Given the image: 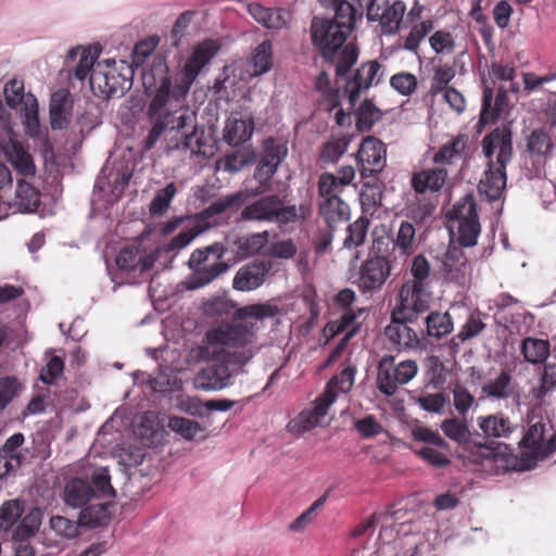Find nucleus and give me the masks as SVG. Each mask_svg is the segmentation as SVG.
Listing matches in <instances>:
<instances>
[{"label": "nucleus", "instance_id": "50", "mask_svg": "<svg viewBox=\"0 0 556 556\" xmlns=\"http://www.w3.org/2000/svg\"><path fill=\"white\" fill-rule=\"evenodd\" d=\"M252 64L254 75L265 74L273 67V45L269 40H264L255 48Z\"/></svg>", "mask_w": 556, "mask_h": 556}, {"label": "nucleus", "instance_id": "25", "mask_svg": "<svg viewBox=\"0 0 556 556\" xmlns=\"http://www.w3.org/2000/svg\"><path fill=\"white\" fill-rule=\"evenodd\" d=\"M331 405L330 401L326 400L320 394L315 399L313 408L302 410L292 421H290L289 428L299 433L313 429L318 426L320 419L327 415Z\"/></svg>", "mask_w": 556, "mask_h": 556}, {"label": "nucleus", "instance_id": "41", "mask_svg": "<svg viewBox=\"0 0 556 556\" xmlns=\"http://www.w3.org/2000/svg\"><path fill=\"white\" fill-rule=\"evenodd\" d=\"M482 393L492 399H507L514 394V386L509 372L502 370L495 378L482 386Z\"/></svg>", "mask_w": 556, "mask_h": 556}, {"label": "nucleus", "instance_id": "18", "mask_svg": "<svg viewBox=\"0 0 556 556\" xmlns=\"http://www.w3.org/2000/svg\"><path fill=\"white\" fill-rule=\"evenodd\" d=\"M271 264L266 261H253L241 266L232 279V288L248 292L260 288L266 280Z\"/></svg>", "mask_w": 556, "mask_h": 556}, {"label": "nucleus", "instance_id": "38", "mask_svg": "<svg viewBox=\"0 0 556 556\" xmlns=\"http://www.w3.org/2000/svg\"><path fill=\"white\" fill-rule=\"evenodd\" d=\"M194 350H148L149 355L160 362V366L170 371L185 370L189 364L188 357Z\"/></svg>", "mask_w": 556, "mask_h": 556}, {"label": "nucleus", "instance_id": "61", "mask_svg": "<svg viewBox=\"0 0 556 556\" xmlns=\"http://www.w3.org/2000/svg\"><path fill=\"white\" fill-rule=\"evenodd\" d=\"M433 29L431 20L422 21L412 27L409 34L405 38L404 49L417 52L420 41Z\"/></svg>", "mask_w": 556, "mask_h": 556}, {"label": "nucleus", "instance_id": "14", "mask_svg": "<svg viewBox=\"0 0 556 556\" xmlns=\"http://www.w3.org/2000/svg\"><path fill=\"white\" fill-rule=\"evenodd\" d=\"M482 152L488 161L507 167L514 154L513 132L509 125H502L485 135L481 141Z\"/></svg>", "mask_w": 556, "mask_h": 556}, {"label": "nucleus", "instance_id": "53", "mask_svg": "<svg viewBox=\"0 0 556 556\" xmlns=\"http://www.w3.org/2000/svg\"><path fill=\"white\" fill-rule=\"evenodd\" d=\"M318 197L321 200H342L340 193L343 190V187L340 186L334 174L325 172L318 178Z\"/></svg>", "mask_w": 556, "mask_h": 556}, {"label": "nucleus", "instance_id": "55", "mask_svg": "<svg viewBox=\"0 0 556 556\" xmlns=\"http://www.w3.org/2000/svg\"><path fill=\"white\" fill-rule=\"evenodd\" d=\"M369 220L366 217H359L348 227V236L344 239V247L348 249L362 245L367 236Z\"/></svg>", "mask_w": 556, "mask_h": 556}, {"label": "nucleus", "instance_id": "42", "mask_svg": "<svg viewBox=\"0 0 556 556\" xmlns=\"http://www.w3.org/2000/svg\"><path fill=\"white\" fill-rule=\"evenodd\" d=\"M110 519L108 504L98 503L84 507L78 517V522L83 527L90 529L101 527Z\"/></svg>", "mask_w": 556, "mask_h": 556}, {"label": "nucleus", "instance_id": "59", "mask_svg": "<svg viewBox=\"0 0 556 556\" xmlns=\"http://www.w3.org/2000/svg\"><path fill=\"white\" fill-rule=\"evenodd\" d=\"M168 427L186 440L194 439L202 431L201 426L197 421L177 416L169 418Z\"/></svg>", "mask_w": 556, "mask_h": 556}, {"label": "nucleus", "instance_id": "46", "mask_svg": "<svg viewBox=\"0 0 556 556\" xmlns=\"http://www.w3.org/2000/svg\"><path fill=\"white\" fill-rule=\"evenodd\" d=\"M249 193L240 190L235 193L227 194L212 202L204 211L206 216L213 217L226 212L229 208H238L247 202Z\"/></svg>", "mask_w": 556, "mask_h": 556}, {"label": "nucleus", "instance_id": "29", "mask_svg": "<svg viewBox=\"0 0 556 556\" xmlns=\"http://www.w3.org/2000/svg\"><path fill=\"white\" fill-rule=\"evenodd\" d=\"M393 251H397L405 260L412 256L418 249L420 240L415 226L408 220H402L393 239Z\"/></svg>", "mask_w": 556, "mask_h": 556}, {"label": "nucleus", "instance_id": "15", "mask_svg": "<svg viewBox=\"0 0 556 556\" xmlns=\"http://www.w3.org/2000/svg\"><path fill=\"white\" fill-rule=\"evenodd\" d=\"M471 265L460 247L450 244L437 275L446 282L464 287L471 276Z\"/></svg>", "mask_w": 556, "mask_h": 556}, {"label": "nucleus", "instance_id": "44", "mask_svg": "<svg viewBox=\"0 0 556 556\" xmlns=\"http://www.w3.org/2000/svg\"><path fill=\"white\" fill-rule=\"evenodd\" d=\"M381 111L366 99L355 111L356 128L359 132L369 131L381 119Z\"/></svg>", "mask_w": 556, "mask_h": 556}, {"label": "nucleus", "instance_id": "57", "mask_svg": "<svg viewBox=\"0 0 556 556\" xmlns=\"http://www.w3.org/2000/svg\"><path fill=\"white\" fill-rule=\"evenodd\" d=\"M544 425L541 422L531 425L520 441V445L528 448L530 451L529 454L534 458L544 441Z\"/></svg>", "mask_w": 556, "mask_h": 556}, {"label": "nucleus", "instance_id": "28", "mask_svg": "<svg viewBox=\"0 0 556 556\" xmlns=\"http://www.w3.org/2000/svg\"><path fill=\"white\" fill-rule=\"evenodd\" d=\"M254 131V121L252 117H241L232 114L227 118L224 128V140L229 146L238 147L250 140Z\"/></svg>", "mask_w": 556, "mask_h": 556}, {"label": "nucleus", "instance_id": "22", "mask_svg": "<svg viewBox=\"0 0 556 556\" xmlns=\"http://www.w3.org/2000/svg\"><path fill=\"white\" fill-rule=\"evenodd\" d=\"M73 98L68 90L54 91L50 100V125L54 130L66 129L72 121Z\"/></svg>", "mask_w": 556, "mask_h": 556}, {"label": "nucleus", "instance_id": "24", "mask_svg": "<svg viewBox=\"0 0 556 556\" xmlns=\"http://www.w3.org/2000/svg\"><path fill=\"white\" fill-rule=\"evenodd\" d=\"M416 291L414 285L406 282L400 291L401 306L395 309H405L406 315H412V320L416 314L428 311L430 303V293L427 291L429 286H418Z\"/></svg>", "mask_w": 556, "mask_h": 556}, {"label": "nucleus", "instance_id": "33", "mask_svg": "<svg viewBox=\"0 0 556 556\" xmlns=\"http://www.w3.org/2000/svg\"><path fill=\"white\" fill-rule=\"evenodd\" d=\"M40 191L24 178L17 179L13 206L21 213H33L40 205Z\"/></svg>", "mask_w": 556, "mask_h": 556}, {"label": "nucleus", "instance_id": "36", "mask_svg": "<svg viewBox=\"0 0 556 556\" xmlns=\"http://www.w3.org/2000/svg\"><path fill=\"white\" fill-rule=\"evenodd\" d=\"M318 213L332 231L338 224L350 218V206L343 200H321L318 204Z\"/></svg>", "mask_w": 556, "mask_h": 556}, {"label": "nucleus", "instance_id": "21", "mask_svg": "<svg viewBox=\"0 0 556 556\" xmlns=\"http://www.w3.org/2000/svg\"><path fill=\"white\" fill-rule=\"evenodd\" d=\"M507 181L506 167H501L494 161H488L486 168L479 181L478 190L488 201H497L505 190Z\"/></svg>", "mask_w": 556, "mask_h": 556}, {"label": "nucleus", "instance_id": "7", "mask_svg": "<svg viewBox=\"0 0 556 556\" xmlns=\"http://www.w3.org/2000/svg\"><path fill=\"white\" fill-rule=\"evenodd\" d=\"M380 241L374 244V253L358 267L353 283L363 294L372 295L380 292L391 276L392 264L390 256L383 253ZM388 252V248L384 250Z\"/></svg>", "mask_w": 556, "mask_h": 556}, {"label": "nucleus", "instance_id": "52", "mask_svg": "<svg viewBox=\"0 0 556 556\" xmlns=\"http://www.w3.org/2000/svg\"><path fill=\"white\" fill-rule=\"evenodd\" d=\"M24 505L20 501H9L0 507V530L8 531L22 517Z\"/></svg>", "mask_w": 556, "mask_h": 556}, {"label": "nucleus", "instance_id": "26", "mask_svg": "<svg viewBox=\"0 0 556 556\" xmlns=\"http://www.w3.org/2000/svg\"><path fill=\"white\" fill-rule=\"evenodd\" d=\"M447 176L448 173L444 166H435L414 173L410 182L416 193L438 192L445 185Z\"/></svg>", "mask_w": 556, "mask_h": 556}, {"label": "nucleus", "instance_id": "3", "mask_svg": "<svg viewBox=\"0 0 556 556\" xmlns=\"http://www.w3.org/2000/svg\"><path fill=\"white\" fill-rule=\"evenodd\" d=\"M280 313V307L269 302L242 306L235 312L231 321L219 323L207 329L205 342L212 346L245 348L256 334L255 321L275 318Z\"/></svg>", "mask_w": 556, "mask_h": 556}, {"label": "nucleus", "instance_id": "32", "mask_svg": "<svg viewBox=\"0 0 556 556\" xmlns=\"http://www.w3.org/2000/svg\"><path fill=\"white\" fill-rule=\"evenodd\" d=\"M116 265L121 270L131 271L139 268L140 273L149 270L153 260L148 257L137 245L123 248L116 256Z\"/></svg>", "mask_w": 556, "mask_h": 556}, {"label": "nucleus", "instance_id": "30", "mask_svg": "<svg viewBox=\"0 0 556 556\" xmlns=\"http://www.w3.org/2000/svg\"><path fill=\"white\" fill-rule=\"evenodd\" d=\"M99 53L100 50L97 48H72L67 52L66 63L70 65L71 62H74L77 58H79L78 63L73 67V76L78 80H84L88 76L90 77L91 72L96 67L93 65L98 59Z\"/></svg>", "mask_w": 556, "mask_h": 556}, {"label": "nucleus", "instance_id": "12", "mask_svg": "<svg viewBox=\"0 0 556 556\" xmlns=\"http://www.w3.org/2000/svg\"><path fill=\"white\" fill-rule=\"evenodd\" d=\"M356 162L363 179L377 176L387 165L386 144L374 136L366 137L356 153Z\"/></svg>", "mask_w": 556, "mask_h": 556}, {"label": "nucleus", "instance_id": "27", "mask_svg": "<svg viewBox=\"0 0 556 556\" xmlns=\"http://www.w3.org/2000/svg\"><path fill=\"white\" fill-rule=\"evenodd\" d=\"M219 46L214 40H205L200 42L193 50L190 58L185 64L186 76L189 83L185 84L189 87L190 83L198 76L200 71L215 56Z\"/></svg>", "mask_w": 556, "mask_h": 556}, {"label": "nucleus", "instance_id": "39", "mask_svg": "<svg viewBox=\"0 0 556 556\" xmlns=\"http://www.w3.org/2000/svg\"><path fill=\"white\" fill-rule=\"evenodd\" d=\"M355 374L356 368L354 366H346L339 375L333 376L327 382L321 395L326 400H329L331 404H333L338 396L337 390L342 393H348L351 391L354 384Z\"/></svg>", "mask_w": 556, "mask_h": 556}, {"label": "nucleus", "instance_id": "20", "mask_svg": "<svg viewBox=\"0 0 556 556\" xmlns=\"http://www.w3.org/2000/svg\"><path fill=\"white\" fill-rule=\"evenodd\" d=\"M380 70L377 61L363 63L354 73L352 78L346 79L344 93L348 94L349 103L353 108L359 98L361 91L368 89Z\"/></svg>", "mask_w": 556, "mask_h": 556}, {"label": "nucleus", "instance_id": "54", "mask_svg": "<svg viewBox=\"0 0 556 556\" xmlns=\"http://www.w3.org/2000/svg\"><path fill=\"white\" fill-rule=\"evenodd\" d=\"M23 386L21 381L13 376H5L0 378V412L21 393Z\"/></svg>", "mask_w": 556, "mask_h": 556}, {"label": "nucleus", "instance_id": "11", "mask_svg": "<svg viewBox=\"0 0 556 556\" xmlns=\"http://www.w3.org/2000/svg\"><path fill=\"white\" fill-rule=\"evenodd\" d=\"M359 8L366 9L368 21H379L383 34H393L400 28L406 11L403 1H394L387 7L388 0H357Z\"/></svg>", "mask_w": 556, "mask_h": 556}, {"label": "nucleus", "instance_id": "6", "mask_svg": "<svg viewBox=\"0 0 556 556\" xmlns=\"http://www.w3.org/2000/svg\"><path fill=\"white\" fill-rule=\"evenodd\" d=\"M131 86L132 68L124 61L99 62L90 75V88L99 98H119Z\"/></svg>", "mask_w": 556, "mask_h": 556}, {"label": "nucleus", "instance_id": "16", "mask_svg": "<svg viewBox=\"0 0 556 556\" xmlns=\"http://www.w3.org/2000/svg\"><path fill=\"white\" fill-rule=\"evenodd\" d=\"M287 154L288 147L286 142L271 137L264 140L262 154L255 168V178L261 184L271 179Z\"/></svg>", "mask_w": 556, "mask_h": 556}, {"label": "nucleus", "instance_id": "43", "mask_svg": "<svg viewBox=\"0 0 556 556\" xmlns=\"http://www.w3.org/2000/svg\"><path fill=\"white\" fill-rule=\"evenodd\" d=\"M352 136L341 135L326 142L320 151V161L325 164H334L348 151Z\"/></svg>", "mask_w": 556, "mask_h": 556}, {"label": "nucleus", "instance_id": "35", "mask_svg": "<svg viewBox=\"0 0 556 556\" xmlns=\"http://www.w3.org/2000/svg\"><path fill=\"white\" fill-rule=\"evenodd\" d=\"M93 496H96L93 486L80 478L70 480L64 488L65 503L75 508L85 506Z\"/></svg>", "mask_w": 556, "mask_h": 556}, {"label": "nucleus", "instance_id": "58", "mask_svg": "<svg viewBox=\"0 0 556 556\" xmlns=\"http://www.w3.org/2000/svg\"><path fill=\"white\" fill-rule=\"evenodd\" d=\"M21 115L23 116L25 127L29 134H33L39 127V117H38V102L34 94L28 93V98H26V103L22 106H18Z\"/></svg>", "mask_w": 556, "mask_h": 556}, {"label": "nucleus", "instance_id": "64", "mask_svg": "<svg viewBox=\"0 0 556 556\" xmlns=\"http://www.w3.org/2000/svg\"><path fill=\"white\" fill-rule=\"evenodd\" d=\"M441 429L446 437L458 443L468 441L470 431L465 421L457 418L446 419L442 422Z\"/></svg>", "mask_w": 556, "mask_h": 556}, {"label": "nucleus", "instance_id": "1", "mask_svg": "<svg viewBox=\"0 0 556 556\" xmlns=\"http://www.w3.org/2000/svg\"><path fill=\"white\" fill-rule=\"evenodd\" d=\"M148 94L153 96L147 108L151 129L143 141V149L151 150L166 130L182 132L179 146L198 155H207L205 130L197 126L193 112L184 108L188 92L186 85H173L165 64H159L142 75Z\"/></svg>", "mask_w": 556, "mask_h": 556}, {"label": "nucleus", "instance_id": "10", "mask_svg": "<svg viewBox=\"0 0 556 556\" xmlns=\"http://www.w3.org/2000/svg\"><path fill=\"white\" fill-rule=\"evenodd\" d=\"M356 300V293L351 288L340 290L333 298L337 306L344 309L340 318L327 323L324 333L327 337H337L342 334L336 348H345L351 338L358 331L359 324L356 323L357 315L351 308V305Z\"/></svg>", "mask_w": 556, "mask_h": 556}, {"label": "nucleus", "instance_id": "48", "mask_svg": "<svg viewBox=\"0 0 556 556\" xmlns=\"http://www.w3.org/2000/svg\"><path fill=\"white\" fill-rule=\"evenodd\" d=\"M10 160L16 172L24 177H33L36 173L33 156L22 147L15 142L10 152Z\"/></svg>", "mask_w": 556, "mask_h": 556}, {"label": "nucleus", "instance_id": "56", "mask_svg": "<svg viewBox=\"0 0 556 556\" xmlns=\"http://www.w3.org/2000/svg\"><path fill=\"white\" fill-rule=\"evenodd\" d=\"M410 274L413 281L409 285H414L415 290H418V286H429L427 279L431 274V266L425 255L418 254L413 258Z\"/></svg>", "mask_w": 556, "mask_h": 556}, {"label": "nucleus", "instance_id": "47", "mask_svg": "<svg viewBox=\"0 0 556 556\" xmlns=\"http://www.w3.org/2000/svg\"><path fill=\"white\" fill-rule=\"evenodd\" d=\"M433 75L430 81L429 96L435 97L448 89L450 81L455 77L456 71L453 65L445 63L433 66Z\"/></svg>", "mask_w": 556, "mask_h": 556}, {"label": "nucleus", "instance_id": "51", "mask_svg": "<svg viewBox=\"0 0 556 556\" xmlns=\"http://www.w3.org/2000/svg\"><path fill=\"white\" fill-rule=\"evenodd\" d=\"M426 324L430 337L441 338L453 330V323L448 313H431L426 318Z\"/></svg>", "mask_w": 556, "mask_h": 556}, {"label": "nucleus", "instance_id": "49", "mask_svg": "<svg viewBox=\"0 0 556 556\" xmlns=\"http://www.w3.org/2000/svg\"><path fill=\"white\" fill-rule=\"evenodd\" d=\"M176 193L177 187L175 182H169L164 188L157 190L149 205L150 214L152 216H163L168 211Z\"/></svg>", "mask_w": 556, "mask_h": 556}, {"label": "nucleus", "instance_id": "37", "mask_svg": "<svg viewBox=\"0 0 556 556\" xmlns=\"http://www.w3.org/2000/svg\"><path fill=\"white\" fill-rule=\"evenodd\" d=\"M236 301L231 300L227 295H214L202 302L201 309L203 315L210 319L227 318L231 316L237 309H239Z\"/></svg>", "mask_w": 556, "mask_h": 556}, {"label": "nucleus", "instance_id": "13", "mask_svg": "<svg viewBox=\"0 0 556 556\" xmlns=\"http://www.w3.org/2000/svg\"><path fill=\"white\" fill-rule=\"evenodd\" d=\"M269 240L268 231L255 233H235L226 237L224 247L233 266L253 255L262 253Z\"/></svg>", "mask_w": 556, "mask_h": 556}, {"label": "nucleus", "instance_id": "45", "mask_svg": "<svg viewBox=\"0 0 556 556\" xmlns=\"http://www.w3.org/2000/svg\"><path fill=\"white\" fill-rule=\"evenodd\" d=\"M371 180L363 182L359 193L361 203L366 210L376 208L381 205L384 185L376 176Z\"/></svg>", "mask_w": 556, "mask_h": 556}, {"label": "nucleus", "instance_id": "19", "mask_svg": "<svg viewBox=\"0 0 556 556\" xmlns=\"http://www.w3.org/2000/svg\"><path fill=\"white\" fill-rule=\"evenodd\" d=\"M392 321L384 329V336L397 348H416L418 338L415 331L407 326L412 321V315H406L405 309H393Z\"/></svg>", "mask_w": 556, "mask_h": 556}, {"label": "nucleus", "instance_id": "5", "mask_svg": "<svg viewBox=\"0 0 556 556\" xmlns=\"http://www.w3.org/2000/svg\"><path fill=\"white\" fill-rule=\"evenodd\" d=\"M188 266L191 274L188 276L186 285L188 289L195 290L226 274L233 267V262L229 260L224 243L217 241L195 249L189 257Z\"/></svg>", "mask_w": 556, "mask_h": 556}, {"label": "nucleus", "instance_id": "63", "mask_svg": "<svg viewBox=\"0 0 556 556\" xmlns=\"http://www.w3.org/2000/svg\"><path fill=\"white\" fill-rule=\"evenodd\" d=\"M64 361L60 356H51L45 366H42L39 380L45 384H55L58 379L63 375Z\"/></svg>", "mask_w": 556, "mask_h": 556}, {"label": "nucleus", "instance_id": "62", "mask_svg": "<svg viewBox=\"0 0 556 556\" xmlns=\"http://www.w3.org/2000/svg\"><path fill=\"white\" fill-rule=\"evenodd\" d=\"M390 85L400 94L409 97L415 92L418 80L414 74L408 72H401L391 76Z\"/></svg>", "mask_w": 556, "mask_h": 556}, {"label": "nucleus", "instance_id": "4", "mask_svg": "<svg viewBox=\"0 0 556 556\" xmlns=\"http://www.w3.org/2000/svg\"><path fill=\"white\" fill-rule=\"evenodd\" d=\"M252 350H213V354L194 377V387L203 391L223 390L231 378L244 372V366L252 359Z\"/></svg>", "mask_w": 556, "mask_h": 556}, {"label": "nucleus", "instance_id": "60", "mask_svg": "<svg viewBox=\"0 0 556 556\" xmlns=\"http://www.w3.org/2000/svg\"><path fill=\"white\" fill-rule=\"evenodd\" d=\"M28 93H24V84L17 79H11L5 84L4 87V99L7 104L14 110L26 103Z\"/></svg>", "mask_w": 556, "mask_h": 556}, {"label": "nucleus", "instance_id": "23", "mask_svg": "<svg viewBox=\"0 0 556 556\" xmlns=\"http://www.w3.org/2000/svg\"><path fill=\"white\" fill-rule=\"evenodd\" d=\"M507 90L504 86L498 87L494 97L493 88L484 85L479 123L481 125L495 123L507 105Z\"/></svg>", "mask_w": 556, "mask_h": 556}, {"label": "nucleus", "instance_id": "17", "mask_svg": "<svg viewBox=\"0 0 556 556\" xmlns=\"http://www.w3.org/2000/svg\"><path fill=\"white\" fill-rule=\"evenodd\" d=\"M24 443L25 435L16 432L0 446V480L14 475L22 467L26 458L23 453Z\"/></svg>", "mask_w": 556, "mask_h": 556}, {"label": "nucleus", "instance_id": "8", "mask_svg": "<svg viewBox=\"0 0 556 556\" xmlns=\"http://www.w3.org/2000/svg\"><path fill=\"white\" fill-rule=\"evenodd\" d=\"M242 220L289 224L298 219L296 205H283L277 194L260 198L247 205L240 213Z\"/></svg>", "mask_w": 556, "mask_h": 556}, {"label": "nucleus", "instance_id": "31", "mask_svg": "<svg viewBox=\"0 0 556 556\" xmlns=\"http://www.w3.org/2000/svg\"><path fill=\"white\" fill-rule=\"evenodd\" d=\"M249 14L268 29H281L287 25L289 12L282 9L265 8L260 3L248 4Z\"/></svg>", "mask_w": 556, "mask_h": 556}, {"label": "nucleus", "instance_id": "34", "mask_svg": "<svg viewBox=\"0 0 556 556\" xmlns=\"http://www.w3.org/2000/svg\"><path fill=\"white\" fill-rule=\"evenodd\" d=\"M478 426L486 439L508 438L515 430L509 418L502 413L479 417Z\"/></svg>", "mask_w": 556, "mask_h": 556}, {"label": "nucleus", "instance_id": "40", "mask_svg": "<svg viewBox=\"0 0 556 556\" xmlns=\"http://www.w3.org/2000/svg\"><path fill=\"white\" fill-rule=\"evenodd\" d=\"M467 144V137L458 135L444 143L433 156V163L438 166L451 165L462 159Z\"/></svg>", "mask_w": 556, "mask_h": 556}, {"label": "nucleus", "instance_id": "9", "mask_svg": "<svg viewBox=\"0 0 556 556\" xmlns=\"http://www.w3.org/2000/svg\"><path fill=\"white\" fill-rule=\"evenodd\" d=\"M448 219L457 222V242L462 248L477 244L481 225L477 213V204L471 195L464 197L450 210Z\"/></svg>", "mask_w": 556, "mask_h": 556}, {"label": "nucleus", "instance_id": "2", "mask_svg": "<svg viewBox=\"0 0 556 556\" xmlns=\"http://www.w3.org/2000/svg\"><path fill=\"white\" fill-rule=\"evenodd\" d=\"M330 8L334 10L333 18H313L312 42L323 60L334 66L337 77L345 78L358 58V49L352 42L346 43V39L365 9L358 11L346 0H338Z\"/></svg>", "mask_w": 556, "mask_h": 556}]
</instances>
